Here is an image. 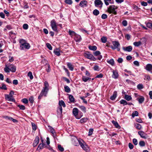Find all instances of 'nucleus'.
I'll use <instances>...</instances> for the list:
<instances>
[{"label":"nucleus","mask_w":152,"mask_h":152,"mask_svg":"<svg viewBox=\"0 0 152 152\" xmlns=\"http://www.w3.org/2000/svg\"><path fill=\"white\" fill-rule=\"evenodd\" d=\"M72 143L75 146H78L80 145L81 147L83 150L86 151L89 150L88 146L86 145L84 141L81 139H77L75 136H72L71 138Z\"/></svg>","instance_id":"obj_1"},{"label":"nucleus","mask_w":152,"mask_h":152,"mask_svg":"<svg viewBox=\"0 0 152 152\" xmlns=\"http://www.w3.org/2000/svg\"><path fill=\"white\" fill-rule=\"evenodd\" d=\"M49 84L47 81H45L44 83V87L42 90L41 92L38 97V99L40 100L43 96H46L47 94L48 91Z\"/></svg>","instance_id":"obj_2"},{"label":"nucleus","mask_w":152,"mask_h":152,"mask_svg":"<svg viewBox=\"0 0 152 152\" xmlns=\"http://www.w3.org/2000/svg\"><path fill=\"white\" fill-rule=\"evenodd\" d=\"M20 43V49L21 50H28L30 47V45L29 43H27L26 41L22 39L19 40Z\"/></svg>","instance_id":"obj_3"},{"label":"nucleus","mask_w":152,"mask_h":152,"mask_svg":"<svg viewBox=\"0 0 152 152\" xmlns=\"http://www.w3.org/2000/svg\"><path fill=\"white\" fill-rule=\"evenodd\" d=\"M4 71L7 73H9L10 71L12 72H15L16 70V67L13 65L8 64L5 65V67L4 69Z\"/></svg>","instance_id":"obj_4"},{"label":"nucleus","mask_w":152,"mask_h":152,"mask_svg":"<svg viewBox=\"0 0 152 152\" xmlns=\"http://www.w3.org/2000/svg\"><path fill=\"white\" fill-rule=\"evenodd\" d=\"M50 26L53 30L56 32H58V30L57 26H59L61 28H62V25L61 24H57V23L54 19H53L50 22Z\"/></svg>","instance_id":"obj_5"},{"label":"nucleus","mask_w":152,"mask_h":152,"mask_svg":"<svg viewBox=\"0 0 152 152\" xmlns=\"http://www.w3.org/2000/svg\"><path fill=\"white\" fill-rule=\"evenodd\" d=\"M113 45H111L110 47L113 50H117L119 51L120 50V45L119 43L117 41H113L112 42Z\"/></svg>","instance_id":"obj_6"},{"label":"nucleus","mask_w":152,"mask_h":152,"mask_svg":"<svg viewBox=\"0 0 152 152\" xmlns=\"http://www.w3.org/2000/svg\"><path fill=\"white\" fill-rule=\"evenodd\" d=\"M117 8V7L114 5L110 6L108 9V12L110 14L112 13L114 15H116L117 12L115 10Z\"/></svg>","instance_id":"obj_7"},{"label":"nucleus","mask_w":152,"mask_h":152,"mask_svg":"<svg viewBox=\"0 0 152 152\" xmlns=\"http://www.w3.org/2000/svg\"><path fill=\"white\" fill-rule=\"evenodd\" d=\"M84 56L86 58L93 61H95L96 60V59L94 56L93 55L91 54L88 52L85 53Z\"/></svg>","instance_id":"obj_8"},{"label":"nucleus","mask_w":152,"mask_h":152,"mask_svg":"<svg viewBox=\"0 0 152 152\" xmlns=\"http://www.w3.org/2000/svg\"><path fill=\"white\" fill-rule=\"evenodd\" d=\"M5 99L7 100L11 101L13 102H15V100L13 98V97L10 96L8 94L5 95Z\"/></svg>","instance_id":"obj_9"},{"label":"nucleus","mask_w":152,"mask_h":152,"mask_svg":"<svg viewBox=\"0 0 152 152\" xmlns=\"http://www.w3.org/2000/svg\"><path fill=\"white\" fill-rule=\"evenodd\" d=\"M112 72L113 75H112V77L115 79L118 78L119 76V74L117 70H113L112 71Z\"/></svg>","instance_id":"obj_10"},{"label":"nucleus","mask_w":152,"mask_h":152,"mask_svg":"<svg viewBox=\"0 0 152 152\" xmlns=\"http://www.w3.org/2000/svg\"><path fill=\"white\" fill-rule=\"evenodd\" d=\"M138 134L142 138L144 139L147 138V134L143 131H139L138 132Z\"/></svg>","instance_id":"obj_11"},{"label":"nucleus","mask_w":152,"mask_h":152,"mask_svg":"<svg viewBox=\"0 0 152 152\" xmlns=\"http://www.w3.org/2000/svg\"><path fill=\"white\" fill-rule=\"evenodd\" d=\"M72 113L75 118H77L79 113L78 109L77 108H74L73 109Z\"/></svg>","instance_id":"obj_12"},{"label":"nucleus","mask_w":152,"mask_h":152,"mask_svg":"<svg viewBox=\"0 0 152 152\" xmlns=\"http://www.w3.org/2000/svg\"><path fill=\"white\" fill-rule=\"evenodd\" d=\"M39 137L38 136H36L33 143V146L34 147H36L39 143Z\"/></svg>","instance_id":"obj_13"},{"label":"nucleus","mask_w":152,"mask_h":152,"mask_svg":"<svg viewBox=\"0 0 152 152\" xmlns=\"http://www.w3.org/2000/svg\"><path fill=\"white\" fill-rule=\"evenodd\" d=\"M145 69L152 73V65L151 64H147L146 66Z\"/></svg>","instance_id":"obj_14"},{"label":"nucleus","mask_w":152,"mask_h":152,"mask_svg":"<svg viewBox=\"0 0 152 152\" xmlns=\"http://www.w3.org/2000/svg\"><path fill=\"white\" fill-rule=\"evenodd\" d=\"M94 4L95 6L98 7L99 6V7H102L103 4L102 2L101 1H95Z\"/></svg>","instance_id":"obj_15"},{"label":"nucleus","mask_w":152,"mask_h":152,"mask_svg":"<svg viewBox=\"0 0 152 152\" xmlns=\"http://www.w3.org/2000/svg\"><path fill=\"white\" fill-rule=\"evenodd\" d=\"M87 2L86 1H82L79 4V6L84 7L87 6Z\"/></svg>","instance_id":"obj_16"},{"label":"nucleus","mask_w":152,"mask_h":152,"mask_svg":"<svg viewBox=\"0 0 152 152\" xmlns=\"http://www.w3.org/2000/svg\"><path fill=\"white\" fill-rule=\"evenodd\" d=\"M123 49L125 51L131 52L132 50V48L131 46H129L126 47H123Z\"/></svg>","instance_id":"obj_17"},{"label":"nucleus","mask_w":152,"mask_h":152,"mask_svg":"<svg viewBox=\"0 0 152 152\" xmlns=\"http://www.w3.org/2000/svg\"><path fill=\"white\" fill-rule=\"evenodd\" d=\"M74 39L76 42H79L81 40V38L80 35L76 34L75 36Z\"/></svg>","instance_id":"obj_18"},{"label":"nucleus","mask_w":152,"mask_h":152,"mask_svg":"<svg viewBox=\"0 0 152 152\" xmlns=\"http://www.w3.org/2000/svg\"><path fill=\"white\" fill-rule=\"evenodd\" d=\"M117 92L116 91H114L113 95L110 97V99L112 100H114L117 97Z\"/></svg>","instance_id":"obj_19"},{"label":"nucleus","mask_w":152,"mask_h":152,"mask_svg":"<svg viewBox=\"0 0 152 152\" xmlns=\"http://www.w3.org/2000/svg\"><path fill=\"white\" fill-rule=\"evenodd\" d=\"M112 122L116 128L118 129L120 128V126L119 125L117 121L113 120L112 121Z\"/></svg>","instance_id":"obj_20"},{"label":"nucleus","mask_w":152,"mask_h":152,"mask_svg":"<svg viewBox=\"0 0 152 152\" xmlns=\"http://www.w3.org/2000/svg\"><path fill=\"white\" fill-rule=\"evenodd\" d=\"M144 98L142 96H141L140 98H138L137 100L138 101L140 104L142 103L144 100Z\"/></svg>","instance_id":"obj_21"},{"label":"nucleus","mask_w":152,"mask_h":152,"mask_svg":"<svg viewBox=\"0 0 152 152\" xmlns=\"http://www.w3.org/2000/svg\"><path fill=\"white\" fill-rule=\"evenodd\" d=\"M82 80L84 82H86L88 80H90L91 78L89 77H87L85 76H83L82 77Z\"/></svg>","instance_id":"obj_22"},{"label":"nucleus","mask_w":152,"mask_h":152,"mask_svg":"<svg viewBox=\"0 0 152 152\" xmlns=\"http://www.w3.org/2000/svg\"><path fill=\"white\" fill-rule=\"evenodd\" d=\"M67 65L68 68L70 70L72 71L73 70V66L72 64L71 63L68 62L67 63Z\"/></svg>","instance_id":"obj_23"},{"label":"nucleus","mask_w":152,"mask_h":152,"mask_svg":"<svg viewBox=\"0 0 152 152\" xmlns=\"http://www.w3.org/2000/svg\"><path fill=\"white\" fill-rule=\"evenodd\" d=\"M59 105L60 107H62V106H63V107H66V104L65 103L64 101L62 100L59 101Z\"/></svg>","instance_id":"obj_24"},{"label":"nucleus","mask_w":152,"mask_h":152,"mask_svg":"<svg viewBox=\"0 0 152 152\" xmlns=\"http://www.w3.org/2000/svg\"><path fill=\"white\" fill-rule=\"evenodd\" d=\"M107 62L111 65L112 66H113L114 64V60L113 59H110L109 60H107Z\"/></svg>","instance_id":"obj_25"},{"label":"nucleus","mask_w":152,"mask_h":152,"mask_svg":"<svg viewBox=\"0 0 152 152\" xmlns=\"http://www.w3.org/2000/svg\"><path fill=\"white\" fill-rule=\"evenodd\" d=\"M88 118H83L80 120V122L81 123H85L87 121Z\"/></svg>","instance_id":"obj_26"},{"label":"nucleus","mask_w":152,"mask_h":152,"mask_svg":"<svg viewBox=\"0 0 152 152\" xmlns=\"http://www.w3.org/2000/svg\"><path fill=\"white\" fill-rule=\"evenodd\" d=\"M124 99L127 101H129L132 99V98L131 96L125 94V95Z\"/></svg>","instance_id":"obj_27"},{"label":"nucleus","mask_w":152,"mask_h":152,"mask_svg":"<svg viewBox=\"0 0 152 152\" xmlns=\"http://www.w3.org/2000/svg\"><path fill=\"white\" fill-rule=\"evenodd\" d=\"M44 145L45 144L44 143H40L37 147V150H39L43 149Z\"/></svg>","instance_id":"obj_28"},{"label":"nucleus","mask_w":152,"mask_h":152,"mask_svg":"<svg viewBox=\"0 0 152 152\" xmlns=\"http://www.w3.org/2000/svg\"><path fill=\"white\" fill-rule=\"evenodd\" d=\"M120 103L121 104H123L124 106L128 104L127 102L125 100L121 99L120 101Z\"/></svg>","instance_id":"obj_29"},{"label":"nucleus","mask_w":152,"mask_h":152,"mask_svg":"<svg viewBox=\"0 0 152 152\" xmlns=\"http://www.w3.org/2000/svg\"><path fill=\"white\" fill-rule=\"evenodd\" d=\"M69 98L70 101L71 102H74L75 99L72 95H69Z\"/></svg>","instance_id":"obj_30"},{"label":"nucleus","mask_w":152,"mask_h":152,"mask_svg":"<svg viewBox=\"0 0 152 152\" xmlns=\"http://www.w3.org/2000/svg\"><path fill=\"white\" fill-rule=\"evenodd\" d=\"M64 90L67 93H69L70 91V89L69 86H65L64 87Z\"/></svg>","instance_id":"obj_31"},{"label":"nucleus","mask_w":152,"mask_h":152,"mask_svg":"<svg viewBox=\"0 0 152 152\" xmlns=\"http://www.w3.org/2000/svg\"><path fill=\"white\" fill-rule=\"evenodd\" d=\"M141 44V42L139 41L138 42H135L133 43V45L136 47H138L140 46Z\"/></svg>","instance_id":"obj_32"},{"label":"nucleus","mask_w":152,"mask_h":152,"mask_svg":"<svg viewBox=\"0 0 152 152\" xmlns=\"http://www.w3.org/2000/svg\"><path fill=\"white\" fill-rule=\"evenodd\" d=\"M88 48L90 50L94 51L96 50L97 49V47L96 46H89Z\"/></svg>","instance_id":"obj_33"},{"label":"nucleus","mask_w":152,"mask_h":152,"mask_svg":"<svg viewBox=\"0 0 152 152\" xmlns=\"http://www.w3.org/2000/svg\"><path fill=\"white\" fill-rule=\"evenodd\" d=\"M146 25L148 27L152 30V21L147 23Z\"/></svg>","instance_id":"obj_34"},{"label":"nucleus","mask_w":152,"mask_h":152,"mask_svg":"<svg viewBox=\"0 0 152 152\" xmlns=\"http://www.w3.org/2000/svg\"><path fill=\"white\" fill-rule=\"evenodd\" d=\"M79 107L84 113L86 112V108L83 106H80Z\"/></svg>","instance_id":"obj_35"},{"label":"nucleus","mask_w":152,"mask_h":152,"mask_svg":"<svg viewBox=\"0 0 152 152\" xmlns=\"http://www.w3.org/2000/svg\"><path fill=\"white\" fill-rule=\"evenodd\" d=\"M101 40L102 42L105 43L107 42V38L105 37H103L101 38Z\"/></svg>","instance_id":"obj_36"},{"label":"nucleus","mask_w":152,"mask_h":152,"mask_svg":"<svg viewBox=\"0 0 152 152\" xmlns=\"http://www.w3.org/2000/svg\"><path fill=\"white\" fill-rule=\"evenodd\" d=\"M69 34L71 35L72 37V36H75L76 35V34L75 33V32L73 31H71L70 30H69Z\"/></svg>","instance_id":"obj_37"},{"label":"nucleus","mask_w":152,"mask_h":152,"mask_svg":"<svg viewBox=\"0 0 152 152\" xmlns=\"http://www.w3.org/2000/svg\"><path fill=\"white\" fill-rule=\"evenodd\" d=\"M57 112L58 113L60 114H61L62 113V107L59 106L57 110Z\"/></svg>","instance_id":"obj_38"},{"label":"nucleus","mask_w":152,"mask_h":152,"mask_svg":"<svg viewBox=\"0 0 152 152\" xmlns=\"http://www.w3.org/2000/svg\"><path fill=\"white\" fill-rule=\"evenodd\" d=\"M54 53L56 55L58 56H59L60 55V51L57 50H54L53 51Z\"/></svg>","instance_id":"obj_39"},{"label":"nucleus","mask_w":152,"mask_h":152,"mask_svg":"<svg viewBox=\"0 0 152 152\" xmlns=\"http://www.w3.org/2000/svg\"><path fill=\"white\" fill-rule=\"evenodd\" d=\"M99 13V11L95 9L93 11V14L96 16L98 15Z\"/></svg>","instance_id":"obj_40"},{"label":"nucleus","mask_w":152,"mask_h":152,"mask_svg":"<svg viewBox=\"0 0 152 152\" xmlns=\"http://www.w3.org/2000/svg\"><path fill=\"white\" fill-rule=\"evenodd\" d=\"M49 127V129L50 130V132L52 133L53 135H54L55 134V130L50 126H48Z\"/></svg>","instance_id":"obj_41"},{"label":"nucleus","mask_w":152,"mask_h":152,"mask_svg":"<svg viewBox=\"0 0 152 152\" xmlns=\"http://www.w3.org/2000/svg\"><path fill=\"white\" fill-rule=\"evenodd\" d=\"M135 126L136 128L139 130L140 129L142 128L141 125L138 124H135Z\"/></svg>","instance_id":"obj_42"},{"label":"nucleus","mask_w":152,"mask_h":152,"mask_svg":"<svg viewBox=\"0 0 152 152\" xmlns=\"http://www.w3.org/2000/svg\"><path fill=\"white\" fill-rule=\"evenodd\" d=\"M141 42L142 44L145 45L146 44V42L147 41L145 37H143L141 39Z\"/></svg>","instance_id":"obj_43"},{"label":"nucleus","mask_w":152,"mask_h":152,"mask_svg":"<svg viewBox=\"0 0 152 152\" xmlns=\"http://www.w3.org/2000/svg\"><path fill=\"white\" fill-rule=\"evenodd\" d=\"M139 145L141 147H143L145 146V143L144 141H140L139 142Z\"/></svg>","instance_id":"obj_44"},{"label":"nucleus","mask_w":152,"mask_h":152,"mask_svg":"<svg viewBox=\"0 0 152 152\" xmlns=\"http://www.w3.org/2000/svg\"><path fill=\"white\" fill-rule=\"evenodd\" d=\"M0 89L7 90V88L6 85L4 83L2 84V86L1 87Z\"/></svg>","instance_id":"obj_45"},{"label":"nucleus","mask_w":152,"mask_h":152,"mask_svg":"<svg viewBox=\"0 0 152 152\" xmlns=\"http://www.w3.org/2000/svg\"><path fill=\"white\" fill-rule=\"evenodd\" d=\"M138 115V113L137 111H135L132 114V116L133 117H134L135 116H137Z\"/></svg>","instance_id":"obj_46"},{"label":"nucleus","mask_w":152,"mask_h":152,"mask_svg":"<svg viewBox=\"0 0 152 152\" xmlns=\"http://www.w3.org/2000/svg\"><path fill=\"white\" fill-rule=\"evenodd\" d=\"M28 75L30 77V79L32 80L33 78V76L32 75V73L31 72H29L28 74Z\"/></svg>","instance_id":"obj_47"},{"label":"nucleus","mask_w":152,"mask_h":152,"mask_svg":"<svg viewBox=\"0 0 152 152\" xmlns=\"http://www.w3.org/2000/svg\"><path fill=\"white\" fill-rule=\"evenodd\" d=\"M137 88L139 89H141L143 88V85L141 84H140L137 85Z\"/></svg>","instance_id":"obj_48"},{"label":"nucleus","mask_w":152,"mask_h":152,"mask_svg":"<svg viewBox=\"0 0 152 152\" xmlns=\"http://www.w3.org/2000/svg\"><path fill=\"white\" fill-rule=\"evenodd\" d=\"M31 125L33 129L35 131L37 129V127L35 124L34 123H31Z\"/></svg>","instance_id":"obj_49"},{"label":"nucleus","mask_w":152,"mask_h":152,"mask_svg":"<svg viewBox=\"0 0 152 152\" xmlns=\"http://www.w3.org/2000/svg\"><path fill=\"white\" fill-rule=\"evenodd\" d=\"M63 69L65 70V72L67 73V75L68 76H70V73L68 71V70L65 68V66H63Z\"/></svg>","instance_id":"obj_50"},{"label":"nucleus","mask_w":152,"mask_h":152,"mask_svg":"<svg viewBox=\"0 0 152 152\" xmlns=\"http://www.w3.org/2000/svg\"><path fill=\"white\" fill-rule=\"evenodd\" d=\"M23 28L24 29L27 30L28 28V26L27 24L25 23L23 25Z\"/></svg>","instance_id":"obj_51"},{"label":"nucleus","mask_w":152,"mask_h":152,"mask_svg":"<svg viewBox=\"0 0 152 152\" xmlns=\"http://www.w3.org/2000/svg\"><path fill=\"white\" fill-rule=\"evenodd\" d=\"M18 107H19L20 109L21 110H23L25 109V107L23 105H18Z\"/></svg>","instance_id":"obj_52"},{"label":"nucleus","mask_w":152,"mask_h":152,"mask_svg":"<svg viewBox=\"0 0 152 152\" xmlns=\"http://www.w3.org/2000/svg\"><path fill=\"white\" fill-rule=\"evenodd\" d=\"M83 116V114L81 112H79L77 119H79Z\"/></svg>","instance_id":"obj_53"},{"label":"nucleus","mask_w":152,"mask_h":152,"mask_svg":"<svg viewBox=\"0 0 152 152\" xmlns=\"http://www.w3.org/2000/svg\"><path fill=\"white\" fill-rule=\"evenodd\" d=\"M58 148L59 151L61 152H63L64 151V148L62 147L61 145H58Z\"/></svg>","instance_id":"obj_54"},{"label":"nucleus","mask_w":152,"mask_h":152,"mask_svg":"<svg viewBox=\"0 0 152 152\" xmlns=\"http://www.w3.org/2000/svg\"><path fill=\"white\" fill-rule=\"evenodd\" d=\"M94 70L99 71V70L100 69L99 68V66L97 65L94 66Z\"/></svg>","instance_id":"obj_55"},{"label":"nucleus","mask_w":152,"mask_h":152,"mask_svg":"<svg viewBox=\"0 0 152 152\" xmlns=\"http://www.w3.org/2000/svg\"><path fill=\"white\" fill-rule=\"evenodd\" d=\"M133 142L135 145H137L138 144L137 140L135 138L133 139Z\"/></svg>","instance_id":"obj_56"},{"label":"nucleus","mask_w":152,"mask_h":152,"mask_svg":"<svg viewBox=\"0 0 152 152\" xmlns=\"http://www.w3.org/2000/svg\"><path fill=\"white\" fill-rule=\"evenodd\" d=\"M94 131V130L93 129L91 128L89 130V131L88 132V135L89 136H90L92 134L93 132Z\"/></svg>","instance_id":"obj_57"},{"label":"nucleus","mask_w":152,"mask_h":152,"mask_svg":"<svg viewBox=\"0 0 152 152\" xmlns=\"http://www.w3.org/2000/svg\"><path fill=\"white\" fill-rule=\"evenodd\" d=\"M80 98L83 100V103L86 104H87V101L84 99V97L80 96Z\"/></svg>","instance_id":"obj_58"},{"label":"nucleus","mask_w":152,"mask_h":152,"mask_svg":"<svg viewBox=\"0 0 152 152\" xmlns=\"http://www.w3.org/2000/svg\"><path fill=\"white\" fill-rule=\"evenodd\" d=\"M122 24L124 26H127V21L125 20H124L122 22Z\"/></svg>","instance_id":"obj_59"},{"label":"nucleus","mask_w":152,"mask_h":152,"mask_svg":"<svg viewBox=\"0 0 152 152\" xmlns=\"http://www.w3.org/2000/svg\"><path fill=\"white\" fill-rule=\"evenodd\" d=\"M100 52L99 51H96L94 53V54L95 56H98L99 55H100Z\"/></svg>","instance_id":"obj_60"},{"label":"nucleus","mask_w":152,"mask_h":152,"mask_svg":"<svg viewBox=\"0 0 152 152\" xmlns=\"http://www.w3.org/2000/svg\"><path fill=\"white\" fill-rule=\"evenodd\" d=\"M29 101L32 104L34 102V98L33 97H30L29 99Z\"/></svg>","instance_id":"obj_61"},{"label":"nucleus","mask_w":152,"mask_h":152,"mask_svg":"<svg viewBox=\"0 0 152 152\" xmlns=\"http://www.w3.org/2000/svg\"><path fill=\"white\" fill-rule=\"evenodd\" d=\"M22 101L25 104H27L28 102V100L26 98L23 99H22Z\"/></svg>","instance_id":"obj_62"},{"label":"nucleus","mask_w":152,"mask_h":152,"mask_svg":"<svg viewBox=\"0 0 152 152\" xmlns=\"http://www.w3.org/2000/svg\"><path fill=\"white\" fill-rule=\"evenodd\" d=\"M46 45L47 46V47L50 50H52V47L51 45L48 43H47L46 44Z\"/></svg>","instance_id":"obj_63"},{"label":"nucleus","mask_w":152,"mask_h":152,"mask_svg":"<svg viewBox=\"0 0 152 152\" xmlns=\"http://www.w3.org/2000/svg\"><path fill=\"white\" fill-rule=\"evenodd\" d=\"M134 64L137 66H138L140 65L139 62L137 61H134L133 62Z\"/></svg>","instance_id":"obj_64"}]
</instances>
